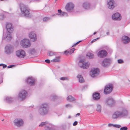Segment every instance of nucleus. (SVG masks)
<instances>
[{
	"mask_svg": "<svg viewBox=\"0 0 130 130\" xmlns=\"http://www.w3.org/2000/svg\"><path fill=\"white\" fill-rule=\"evenodd\" d=\"M77 78L78 79L80 83H82L84 82V79L81 75L78 74L77 76Z\"/></svg>",
	"mask_w": 130,
	"mask_h": 130,
	"instance_id": "nucleus-25",
	"label": "nucleus"
},
{
	"mask_svg": "<svg viewBox=\"0 0 130 130\" xmlns=\"http://www.w3.org/2000/svg\"><path fill=\"white\" fill-rule=\"evenodd\" d=\"M13 123L15 126L20 127L23 126L24 124V122L23 120L21 119H17L14 120Z\"/></svg>",
	"mask_w": 130,
	"mask_h": 130,
	"instance_id": "nucleus-7",
	"label": "nucleus"
},
{
	"mask_svg": "<svg viewBox=\"0 0 130 130\" xmlns=\"http://www.w3.org/2000/svg\"><path fill=\"white\" fill-rule=\"evenodd\" d=\"M111 62V60L110 59L106 58L103 61L102 64L103 66L106 67L110 65Z\"/></svg>",
	"mask_w": 130,
	"mask_h": 130,
	"instance_id": "nucleus-12",
	"label": "nucleus"
},
{
	"mask_svg": "<svg viewBox=\"0 0 130 130\" xmlns=\"http://www.w3.org/2000/svg\"><path fill=\"white\" fill-rule=\"evenodd\" d=\"M113 127H117L118 128H120L121 127V126L119 125H114Z\"/></svg>",
	"mask_w": 130,
	"mask_h": 130,
	"instance_id": "nucleus-43",
	"label": "nucleus"
},
{
	"mask_svg": "<svg viewBox=\"0 0 130 130\" xmlns=\"http://www.w3.org/2000/svg\"><path fill=\"white\" fill-rule=\"evenodd\" d=\"M15 66V65H9V66H8V67L7 68H12L14 67Z\"/></svg>",
	"mask_w": 130,
	"mask_h": 130,
	"instance_id": "nucleus-45",
	"label": "nucleus"
},
{
	"mask_svg": "<svg viewBox=\"0 0 130 130\" xmlns=\"http://www.w3.org/2000/svg\"><path fill=\"white\" fill-rule=\"evenodd\" d=\"M76 43L75 44H74L72 46V47H74V46H75L76 45Z\"/></svg>",
	"mask_w": 130,
	"mask_h": 130,
	"instance_id": "nucleus-54",
	"label": "nucleus"
},
{
	"mask_svg": "<svg viewBox=\"0 0 130 130\" xmlns=\"http://www.w3.org/2000/svg\"><path fill=\"white\" fill-rule=\"evenodd\" d=\"M98 56L100 57H104L107 55V52L104 50H103L100 51L98 54Z\"/></svg>",
	"mask_w": 130,
	"mask_h": 130,
	"instance_id": "nucleus-17",
	"label": "nucleus"
},
{
	"mask_svg": "<svg viewBox=\"0 0 130 130\" xmlns=\"http://www.w3.org/2000/svg\"><path fill=\"white\" fill-rule=\"evenodd\" d=\"M21 44L23 47L26 48L30 46V43L28 39H24L21 41Z\"/></svg>",
	"mask_w": 130,
	"mask_h": 130,
	"instance_id": "nucleus-6",
	"label": "nucleus"
},
{
	"mask_svg": "<svg viewBox=\"0 0 130 130\" xmlns=\"http://www.w3.org/2000/svg\"><path fill=\"white\" fill-rule=\"evenodd\" d=\"M82 41H80L78 42H77V43H76V45H77V44H78L80 42Z\"/></svg>",
	"mask_w": 130,
	"mask_h": 130,
	"instance_id": "nucleus-52",
	"label": "nucleus"
},
{
	"mask_svg": "<svg viewBox=\"0 0 130 130\" xmlns=\"http://www.w3.org/2000/svg\"><path fill=\"white\" fill-rule=\"evenodd\" d=\"M29 37L31 41L33 42L35 41L37 39L36 34L34 32H30L29 34Z\"/></svg>",
	"mask_w": 130,
	"mask_h": 130,
	"instance_id": "nucleus-19",
	"label": "nucleus"
},
{
	"mask_svg": "<svg viewBox=\"0 0 130 130\" xmlns=\"http://www.w3.org/2000/svg\"><path fill=\"white\" fill-rule=\"evenodd\" d=\"M128 129L127 127L126 126H124L121 127L120 130H127Z\"/></svg>",
	"mask_w": 130,
	"mask_h": 130,
	"instance_id": "nucleus-38",
	"label": "nucleus"
},
{
	"mask_svg": "<svg viewBox=\"0 0 130 130\" xmlns=\"http://www.w3.org/2000/svg\"><path fill=\"white\" fill-rule=\"evenodd\" d=\"M50 19V18L47 17H45L43 18V20L44 21H46Z\"/></svg>",
	"mask_w": 130,
	"mask_h": 130,
	"instance_id": "nucleus-40",
	"label": "nucleus"
},
{
	"mask_svg": "<svg viewBox=\"0 0 130 130\" xmlns=\"http://www.w3.org/2000/svg\"><path fill=\"white\" fill-rule=\"evenodd\" d=\"M27 94V92L25 90H22L19 93V98L21 100H23L26 98Z\"/></svg>",
	"mask_w": 130,
	"mask_h": 130,
	"instance_id": "nucleus-13",
	"label": "nucleus"
},
{
	"mask_svg": "<svg viewBox=\"0 0 130 130\" xmlns=\"http://www.w3.org/2000/svg\"><path fill=\"white\" fill-rule=\"evenodd\" d=\"M4 33H3V39H5L6 38H9V40H10L11 39L12 37L11 36V35L10 34H9V35H7V36H4Z\"/></svg>",
	"mask_w": 130,
	"mask_h": 130,
	"instance_id": "nucleus-30",
	"label": "nucleus"
},
{
	"mask_svg": "<svg viewBox=\"0 0 130 130\" xmlns=\"http://www.w3.org/2000/svg\"><path fill=\"white\" fill-rule=\"evenodd\" d=\"M6 99L7 102L9 103H11L12 101V98L11 97H7Z\"/></svg>",
	"mask_w": 130,
	"mask_h": 130,
	"instance_id": "nucleus-33",
	"label": "nucleus"
},
{
	"mask_svg": "<svg viewBox=\"0 0 130 130\" xmlns=\"http://www.w3.org/2000/svg\"><path fill=\"white\" fill-rule=\"evenodd\" d=\"M128 112L125 108H123L121 111H116L112 114V118L113 119H116L121 118L128 116Z\"/></svg>",
	"mask_w": 130,
	"mask_h": 130,
	"instance_id": "nucleus-1",
	"label": "nucleus"
},
{
	"mask_svg": "<svg viewBox=\"0 0 130 130\" xmlns=\"http://www.w3.org/2000/svg\"><path fill=\"white\" fill-rule=\"evenodd\" d=\"M58 13H56L55 14H54V15H53V16H54V15H59L61 13H62V11L61 10L59 9L58 10Z\"/></svg>",
	"mask_w": 130,
	"mask_h": 130,
	"instance_id": "nucleus-36",
	"label": "nucleus"
},
{
	"mask_svg": "<svg viewBox=\"0 0 130 130\" xmlns=\"http://www.w3.org/2000/svg\"><path fill=\"white\" fill-rule=\"evenodd\" d=\"M35 80L32 77H28L26 80V82L29 85L33 86L35 84Z\"/></svg>",
	"mask_w": 130,
	"mask_h": 130,
	"instance_id": "nucleus-15",
	"label": "nucleus"
},
{
	"mask_svg": "<svg viewBox=\"0 0 130 130\" xmlns=\"http://www.w3.org/2000/svg\"><path fill=\"white\" fill-rule=\"evenodd\" d=\"M118 62L119 63H122L123 62V60L121 59L118 60Z\"/></svg>",
	"mask_w": 130,
	"mask_h": 130,
	"instance_id": "nucleus-42",
	"label": "nucleus"
},
{
	"mask_svg": "<svg viewBox=\"0 0 130 130\" xmlns=\"http://www.w3.org/2000/svg\"><path fill=\"white\" fill-rule=\"evenodd\" d=\"M122 39L123 43L124 44L128 43L130 41V38L127 36L123 37Z\"/></svg>",
	"mask_w": 130,
	"mask_h": 130,
	"instance_id": "nucleus-22",
	"label": "nucleus"
},
{
	"mask_svg": "<svg viewBox=\"0 0 130 130\" xmlns=\"http://www.w3.org/2000/svg\"><path fill=\"white\" fill-rule=\"evenodd\" d=\"M67 78L66 77H61L60 78V79L61 80H66L67 79Z\"/></svg>",
	"mask_w": 130,
	"mask_h": 130,
	"instance_id": "nucleus-44",
	"label": "nucleus"
},
{
	"mask_svg": "<svg viewBox=\"0 0 130 130\" xmlns=\"http://www.w3.org/2000/svg\"><path fill=\"white\" fill-rule=\"evenodd\" d=\"M96 32H95L93 33V35H95L96 34Z\"/></svg>",
	"mask_w": 130,
	"mask_h": 130,
	"instance_id": "nucleus-56",
	"label": "nucleus"
},
{
	"mask_svg": "<svg viewBox=\"0 0 130 130\" xmlns=\"http://www.w3.org/2000/svg\"><path fill=\"white\" fill-rule=\"evenodd\" d=\"M75 49L74 48L71 49L68 51L66 50L64 51V53L66 54V55H67L68 54H71L74 52V51Z\"/></svg>",
	"mask_w": 130,
	"mask_h": 130,
	"instance_id": "nucleus-26",
	"label": "nucleus"
},
{
	"mask_svg": "<svg viewBox=\"0 0 130 130\" xmlns=\"http://www.w3.org/2000/svg\"><path fill=\"white\" fill-rule=\"evenodd\" d=\"M106 102L107 104L110 106H113L115 104V101L111 98L109 97L108 98Z\"/></svg>",
	"mask_w": 130,
	"mask_h": 130,
	"instance_id": "nucleus-14",
	"label": "nucleus"
},
{
	"mask_svg": "<svg viewBox=\"0 0 130 130\" xmlns=\"http://www.w3.org/2000/svg\"><path fill=\"white\" fill-rule=\"evenodd\" d=\"M66 107H72V106L70 104H67L66 105Z\"/></svg>",
	"mask_w": 130,
	"mask_h": 130,
	"instance_id": "nucleus-48",
	"label": "nucleus"
},
{
	"mask_svg": "<svg viewBox=\"0 0 130 130\" xmlns=\"http://www.w3.org/2000/svg\"><path fill=\"white\" fill-rule=\"evenodd\" d=\"M56 53L53 52L51 51H49L48 52V55L50 56H52L55 55Z\"/></svg>",
	"mask_w": 130,
	"mask_h": 130,
	"instance_id": "nucleus-32",
	"label": "nucleus"
},
{
	"mask_svg": "<svg viewBox=\"0 0 130 130\" xmlns=\"http://www.w3.org/2000/svg\"><path fill=\"white\" fill-rule=\"evenodd\" d=\"M113 87L111 84H108L105 87L104 90V93L105 94L110 93L112 91Z\"/></svg>",
	"mask_w": 130,
	"mask_h": 130,
	"instance_id": "nucleus-9",
	"label": "nucleus"
},
{
	"mask_svg": "<svg viewBox=\"0 0 130 130\" xmlns=\"http://www.w3.org/2000/svg\"><path fill=\"white\" fill-rule=\"evenodd\" d=\"M78 123V122L77 121H75L73 124V125L75 126L77 125Z\"/></svg>",
	"mask_w": 130,
	"mask_h": 130,
	"instance_id": "nucleus-46",
	"label": "nucleus"
},
{
	"mask_svg": "<svg viewBox=\"0 0 130 130\" xmlns=\"http://www.w3.org/2000/svg\"><path fill=\"white\" fill-rule=\"evenodd\" d=\"M86 56L90 59L94 57V55L93 54L89 52L87 53Z\"/></svg>",
	"mask_w": 130,
	"mask_h": 130,
	"instance_id": "nucleus-29",
	"label": "nucleus"
},
{
	"mask_svg": "<svg viewBox=\"0 0 130 130\" xmlns=\"http://www.w3.org/2000/svg\"><path fill=\"white\" fill-rule=\"evenodd\" d=\"M53 130H55L54 129H53Z\"/></svg>",
	"mask_w": 130,
	"mask_h": 130,
	"instance_id": "nucleus-62",
	"label": "nucleus"
},
{
	"mask_svg": "<svg viewBox=\"0 0 130 130\" xmlns=\"http://www.w3.org/2000/svg\"><path fill=\"white\" fill-rule=\"evenodd\" d=\"M74 7V5L73 3H68L66 5L65 8L67 10L69 11L72 10Z\"/></svg>",
	"mask_w": 130,
	"mask_h": 130,
	"instance_id": "nucleus-20",
	"label": "nucleus"
},
{
	"mask_svg": "<svg viewBox=\"0 0 130 130\" xmlns=\"http://www.w3.org/2000/svg\"><path fill=\"white\" fill-rule=\"evenodd\" d=\"M57 98V96L55 95H52L51 96V99L52 100H54V99H56Z\"/></svg>",
	"mask_w": 130,
	"mask_h": 130,
	"instance_id": "nucleus-37",
	"label": "nucleus"
},
{
	"mask_svg": "<svg viewBox=\"0 0 130 130\" xmlns=\"http://www.w3.org/2000/svg\"><path fill=\"white\" fill-rule=\"evenodd\" d=\"M101 105L99 104L97 105L96 111L98 112H100L101 111Z\"/></svg>",
	"mask_w": 130,
	"mask_h": 130,
	"instance_id": "nucleus-31",
	"label": "nucleus"
},
{
	"mask_svg": "<svg viewBox=\"0 0 130 130\" xmlns=\"http://www.w3.org/2000/svg\"><path fill=\"white\" fill-rule=\"evenodd\" d=\"M2 82H3V81H2L1 82V83H2Z\"/></svg>",
	"mask_w": 130,
	"mask_h": 130,
	"instance_id": "nucleus-59",
	"label": "nucleus"
},
{
	"mask_svg": "<svg viewBox=\"0 0 130 130\" xmlns=\"http://www.w3.org/2000/svg\"><path fill=\"white\" fill-rule=\"evenodd\" d=\"M57 1V0H55V1Z\"/></svg>",
	"mask_w": 130,
	"mask_h": 130,
	"instance_id": "nucleus-60",
	"label": "nucleus"
},
{
	"mask_svg": "<svg viewBox=\"0 0 130 130\" xmlns=\"http://www.w3.org/2000/svg\"><path fill=\"white\" fill-rule=\"evenodd\" d=\"M5 16L3 14H1L0 15V20H3Z\"/></svg>",
	"mask_w": 130,
	"mask_h": 130,
	"instance_id": "nucleus-35",
	"label": "nucleus"
},
{
	"mask_svg": "<svg viewBox=\"0 0 130 130\" xmlns=\"http://www.w3.org/2000/svg\"><path fill=\"white\" fill-rule=\"evenodd\" d=\"M6 28L7 31L9 33H12L13 31V27L12 26L11 23H7L6 25Z\"/></svg>",
	"mask_w": 130,
	"mask_h": 130,
	"instance_id": "nucleus-16",
	"label": "nucleus"
},
{
	"mask_svg": "<svg viewBox=\"0 0 130 130\" xmlns=\"http://www.w3.org/2000/svg\"><path fill=\"white\" fill-rule=\"evenodd\" d=\"M114 4V1L113 0H108L107 3L108 8L111 9H113L115 7Z\"/></svg>",
	"mask_w": 130,
	"mask_h": 130,
	"instance_id": "nucleus-21",
	"label": "nucleus"
},
{
	"mask_svg": "<svg viewBox=\"0 0 130 130\" xmlns=\"http://www.w3.org/2000/svg\"><path fill=\"white\" fill-rule=\"evenodd\" d=\"M44 126L45 129V130H53V128L52 127L53 126L51 124L48 123L47 122H42L39 125V126Z\"/></svg>",
	"mask_w": 130,
	"mask_h": 130,
	"instance_id": "nucleus-4",
	"label": "nucleus"
},
{
	"mask_svg": "<svg viewBox=\"0 0 130 130\" xmlns=\"http://www.w3.org/2000/svg\"><path fill=\"white\" fill-rule=\"evenodd\" d=\"M71 118V116H68V118L69 119H70V118Z\"/></svg>",
	"mask_w": 130,
	"mask_h": 130,
	"instance_id": "nucleus-55",
	"label": "nucleus"
},
{
	"mask_svg": "<svg viewBox=\"0 0 130 130\" xmlns=\"http://www.w3.org/2000/svg\"><path fill=\"white\" fill-rule=\"evenodd\" d=\"M67 100L71 102H72L75 100V99L71 95H69L67 98Z\"/></svg>",
	"mask_w": 130,
	"mask_h": 130,
	"instance_id": "nucleus-27",
	"label": "nucleus"
},
{
	"mask_svg": "<svg viewBox=\"0 0 130 130\" xmlns=\"http://www.w3.org/2000/svg\"><path fill=\"white\" fill-rule=\"evenodd\" d=\"M112 18L113 20L119 21L121 20V18L120 14L117 12L112 15Z\"/></svg>",
	"mask_w": 130,
	"mask_h": 130,
	"instance_id": "nucleus-18",
	"label": "nucleus"
},
{
	"mask_svg": "<svg viewBox=\"0 0 130 130\" xmlns=\"http://www.w3.org/2000/svg\"><path fill=\"white\" fill-rule=\"evenodd\" d=\"M100 72L99 70L97 68H94L91 71L90 75L92 77H94L98 75Z\"/></svg>",
	"mask_w": 130,
	"mask_h": 130,
	"instance_id": "nucleus-11",
	"label": "nucleus"
},
{
	"mask_svg": "<svg viewBox=\"0 0 130 130\" xmlns=\"http://www.w3.org/2000/svg\"><path fill=\"white\" fill-rule=\"evenodd\" d=\"M45 61L46 62L48 63H50V60L48 59H47L45 60Z\"/></svg>",
	"mask_w": 130,
	"mask_h": 130,
	"instance_id": "nucleus-47",
	"label": "nucleus"
},
{
	"mask_svg": "<svg viewBox=\"0 0 130 130\" xmlns=\"http://www.w3.org/2000/svg\"><path fill=\"white\" fill-rule=\"evenodd\" d=\"M60 16L61 17H63L66 15V16H67V13L65 12H62L59 14Z\"/></svg>",
	"mask_w": 130,
	"mask_h": 130,
	"instance_id": "nucleus-34",
	"label": "nucleus"
},
{
	"mask_svg": "<svg viewBox=\"0 0 130 130\" xmlns=\"http://www.w3.org/2000/svg\"><path fill=\"white\" fill-rule=\"evenodd\" d=\"M98 39V38H97L96 39H93L91 41V43H93V42L95 41L97 39Z\"/></svg>",
	"mask_w": 130,
	"mask_h": 130,
	"instance_id": "nucleus-49",
	"label": "nucleus"
},
{
	"mask_svg": "<svg viewBox=\"0 0 130 130\" xmlns=\"http://www.w3.org/2000/svg\"><path fill=\"white\" fill-rule=\"evenodd\" d=\"M106 34L107 35H109V32H107Z\"/></svg>",
	"mask_w": 130,
	"mask_h": 130,
	"instance_id": "nucleus-53",
	"label": "nucleus"
},
{
	"mask_svg": "<svg viewBox=\"0 0 130 130\" xmlns=\"http://www.w3.org/2000/svg\"><path fill=\"white\" fill-rule=\"evenodd\" d=\"M13 47L11 45H9L6 46L5 48V52L8 54L12 53L13 51Z\"/></svg>",
	"mask_w": 130,
	"mask_h": 130,
	"instance_id": "nucleus-10",
	"label": "nucleus"
},
{
	"mask_svg": "<svg viewBox=\"0 0 130 130\" xmlns=\"http://www.w3.org/2000/svg\"><path fill=\"white\" fill-rule=\"evenodd\" d=\"M90 4L88 2H85L83 4V7L86 9H89L90 7Z\"/></svg>",
	"mask_w": 130,
	"mask_h": 130,
	"instance_id": "nucleus-24",
	"label": "nucleus"
},
{
	"mask_svg": "<svg viewBox=\"0 0 130 130\" xmlns=\"http://www.w3.org/2000/svg\"><path fill=\"white\" fill-rule=\"evenodd\" d=\"M60 58L59 56L56 57V58L51 60V61L52 62H60Z\"/></svg>",
	"mask_w": 130,
	"mask_h": 130,
	"instance_id": "nucleus-28",
	"label": "nucleus"
},
{
	"mask_svg": "<svg viewBox=\"0 0 130 130\" xmlns=\"http://www.w3.org/2000/svg\"><path fill=\"white\" fill-rule=\"evenodd\" d=\"M85 87H87V86H84V87H83V89H84V88H85Z\"/></svg>",
	"mask_w": 130,
	"mask_h": 130,
	"instance_id": "nucleus-57",
	"label": "nucleus"
},
{
	"mask_svg": "<svg viewBox=\"0 0 130 130\" xmlns=\"http://www.w3.org/2000/svg\"><path fill=\"white\" fill-rule=\"evenodd\" d=\"M0 66H3V68H5L7 67V65L6 64H3V63H1L0 64Z\"/></svg>",
	"mask_w": 130,
	"mask_h": 130,
	"instance_id": "nucleus-41",
	"label": "nucleus"
},
{
	"mask_svg": "<svg viewBox=\"0 0 130 130\" xmlns=\"http://www.w3.org/2000/svg\"><path fill=\"white\" fill-rule=\"evenodd\" d=\"M113 125H114L113 124H110V123L108 125V126H109V127H111V126H113Z\"/></svg>",
	"mask_w": 130,
	"mask_h": 130,
	"instance_id": "nucleus-50",
	"label": "nucleus"
},
{
	"mask_svg": "<svg viewBox=\"0 0 130 130\" xmlns=\"http://www.w3.org/2000/svg\"><path fill=\"white\" fill-rule=\"evenodd\" d=\"M49 108L48 105L47 103L42 104L40 106L39 109V112L40 114L42 115H46L48 111Z\"/></svg>",
	"mask_w": 130,
	"mask_h": 130,
	"instance_id": "nucleus-2",
	"label": "nucleus"
},
{
	"mask_svg": "<svg viewBox=\"0 0 130 130\" xmlns=\"http://www.w3.org/2000/svg\"><path fill=\"white\" fill-rule=\"evenodd\" d=\"M0 1H3L4 0H0Z\"/></svg>",
	"mask_w": 130,
	"mask_h": 130,
	"instance_id": "nucleus-58",
	"label": "nucleus"
},
{
	"mask_svg": "<svg viewBox=\"0 0 130 130\" xmlns=\"http://www.w3.org/2000/svg\"><path fill=\"white\" fill-rule=\"evenodd\" d=\"M20 9L22 13L24 14L25 17H28L30 14V12L25 5L22 4H21L20 5Z\"/></svg>",
	"mask_w": 130,
	"mask_h": 130,
	"instance_id": "nucleus-3",
	"label": "nucleus"
},
{
	"mask_svg": "<svg viewBox=\"0 0 130 130\" xmlns=\"http://www.w3.org/2000/svg\"><path fill=\"white\" fill-rule=\"evenodd\" d=\"M3 120H2V121H3Z\"/></svg>",
	"mask_w": 130,
	"mask_h": 130,
	"instance_id": "nucleus-61",
	"label": "nucleus"
},
{
	"mask_svg": "<svg viewBox=\"0 0 130 130\" xmlns=\"http://www.w3.org/2000/svg\"><path fill=\"white\" fill-rule=\"evenodd\" d=\"M80 113H77L75 115V117H77V116H79L80 115Z\"/></svg>",
	"mask_w": 130,
	"mask_h": 130,
	"instance_id": "nucleus-51",
	"label": "nucleus"
},
{
	"mask_svg": "<svg viewBox=\"0 0 130 130\" xmlns=\"http://www.w3.org/2000/svg\"><path fill=\"white\" fill-rule=\"evenodd\" d=\"M92 96L93 99L96 100L99 99L100 98V93L96 92L93 94Z\"/></svg>",
	"mask_w": 130,
	"mask_h": 130,
	"instance_id": "nucleus-23",
	"label": "nucleus"
},
{
	"mask_svg": "<svg viewBox=\"0 0 130 130\" xmlns=\"http://www.w3.org/2000/svg\"><path fill=\"white\" fill-rule=\"evenodd\" d=\"M78 64L80 68L87 69L89 67L90 64L88 62L85 63L84 60L81 59L79 62Z\"/></svg>",
	"mask_w": 130,
	"mask_h": 130,
	"instance_id": "nucleus-5",
	"label": "nucleus"
},
{
	"mask_svg": "<svg viewBox=\"0 0 130 130\" xmlns=\"http://www.w3.org/2000/svg\"><path fill=\"white\" fill-rule=\"evenodd\" d=\"M35 49H32L30 51V54H33L35 52Z\"/></svg>",
	"mask_w": 130,
	"mask_h": 130,
	"instance_id": "nucleus-39",
	"label": "nucleus"
},
{
	"mask_svg": "<svg viewBox=\"0 0 130 130\" xmlns=\"http://www.w3.org/2000/svg\"><path fill=\"white\" fill-rule=\"evenodd\" d=\"M16 54L17 56L19 58H24L26 56L25 51L22 50H20L16 51Z\"/></svg>",
	"mask_w": 130,
	"mask_h": 130,
	"instance_id": "nucleus-8",
	"label": "nucleus"
}]
</instances>
